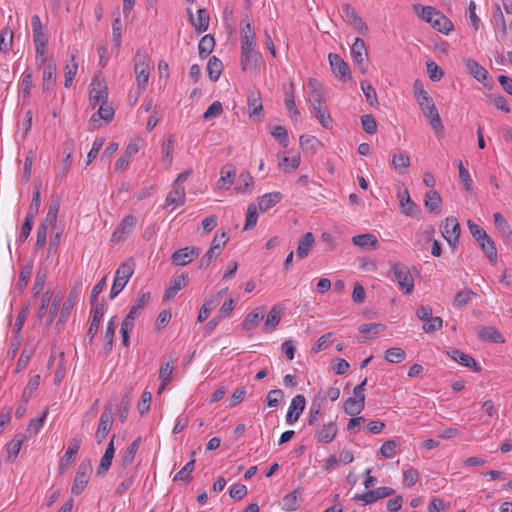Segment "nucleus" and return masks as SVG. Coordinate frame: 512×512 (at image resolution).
Instances as JSON below:
<instances>
[{"label": "nucleus", "instance_id": "nucleus-47", "mask_svg": "<svg viewBox=\"0 0 512 512\" xmlns=\"http://www.w3.org/2000/svg\"><path fill=\"white\" fill-rule=\"evenodd\" d=\"M479 246L481 247L482 251L485 253V255L491 260L494 261L497 259V249L495 246L494 241L489 235H486L484 239H481L480 241H477Z\"/></svg>", "mask_w": 512, "mask_h": 512}, {"label": "nucleus", "instance_id": "nucleus-5", "mask_svg": "<svg viewBox=\"0 0 512 512\" xmlns=\"http://www.w3.org/2000/svg\"><path fill=\"white\" fill-rule=\"evenodd\" d=\"M391 272L397 281L399 288L407 295L411 294L414 289V280L409 268L402 263H395Z\"/></svg>", "mask_w": 512, "mask_h": 512}, {"label": "nucleus", "instance_id": "nucleus-34", "mask_svg": "<svg viewBox=\"0 0 512 512\" xmlns=\"http://www.w3.org/2000/svg\"><path fill=\"white\" fill-rule=\"evenodd\" d=\"M478 337L483 341H488L497 344L505 343L504 336L494 327H482L478 332Z\"/></svg>", "mask_w": 512, "mask_h": 512}, {"label": "nucleus", "instance_id": "nucleus-7", "mask_svg": "<svg viewBox=\"0 0 512 512\" xmlns=\"http://www.w3.org/2000/svg\"><path fill=\"white\" fill-rule=\"evenodd\" d=\"M351 55L357 69L360 73L365 74L368 69V52L363 39L355 38L351 46Z\"/></svg>", "mask_w": 512, "mask_h": 512}, {"label": "nucleus", "instance_id": "nucleus-45", "mask_svg": "<svg viewBox=\"0 0 512 512\" xmlns=\"http://www.w3.org/2000/svg\"><path fill=\"white\" fill-rule=\"evenodd\" d=\"M40 188H41V183L40 182L35 183L32 201L30 203L28 212L26 214V216H28V217L35 218V216L38 214L40 204H41Z\"/></svg>", "mask_w": 512, "mask_h": 512}, {"label": "nucleus", "instance_id": "nucleus-38", "mask_svg": "<svg viewBox=\"0 0 512 512\" xmlns=\"http://www.w3.org/2000/svg\"><path fill=\"white\" fill-rule=\"evenodd\" d=\"M365 401L362 397H349L344 403V411L346 414L356 416L364 409Z\"/></svg>", "mask_w": 512, "mask_h": 512}, {"label": "nucleus", "instance_id": "nucleus-32", "mask_svg": "<svg viewBox=\"0 0 512 512\" xmlns=\"http://www.w3.org/2000/svg\"><path fill=\"white\" fill-rule=\"evenodd\" d=\"M186 194L183 186L172 184V189L165 199V205H183L185 202Z\"/></svg>", "mask_w": 512, "mask_h": 512}, {"label": "nucleus", "instance_id": "nucleus-52", "mask_svg": "<svg viewBox=\"0 0 512 512\" xmlns=\"http://www.w3.org/2000/svg\"><path fill=\"white\" fill-rule=\"evenodd\" d=\"M474 295L476 294L470 288H464L455 295L453 304L457 308L466 307Z\"/></svg>", "mask_w": 512, "mask_h": 512}, {"label": "nucleus", "instance_id": "nucleus-40", "mask_svg": "<svg viewBox=\"0 0 512 512\" xmlns=\"http://www.w3.org/2000/svg\"><path fill=\"white\" fill-rule=\"evenodd\" d=\"M432 27L443 34H448L453 30V23L441 12L430 22Z\"/></svg>", "mask_w": 512, "mask_h": 512}, {"label": "nucleus", "instance_id": "nucleus-12", "mask_svg": "<svg viewBox=\"0 0 512 512\" xmlns=\"http://www.w3.org/2000/svg\"><path fill=\"white\" fill-rule=\"evenodd\" d=\"M395 493V490L391 487H378L374 490H369L362 494H356L353 497L355 501H361L364 505H370L376 501L389 497Z\"/></svg>", "mask_w": 512, "mask_h": 512}, {"label": "nucleus", "instance_id": "nucleus-53", "mask_svg": "<svg viewBox=\"0 0 512 512\" xmlns=\"http://www.w3.org/2000/svg\"><path fill=\"white\" fill-rule=\"evenodd\" d=\"M271 135L278 141V143L286 148L289 145V136L287 129L282 125H277L271 128Z\"/></svg>", "mask_w": 512, "mask_h": 512}, {"label": "nucleus", "instance_id": "nucleus-46", "mask_svg": "<svg viewBox=\"0 0 512 512\" xmlns=\"http://www.w3.org/2000/svg\"><path fill=\"white\" fill-rule=\"evenodd\" d=\"M300 489H295L291 493L285 495L282 499V509L284 511H295L299 508L298 495Z\"/></svg>", "mask_w": 512, "mask_h": 512}, {"label": "nucleus", "instance_id": "nucleus-50", "mask_svg": "<svg viewBox=\"0 0 512 512\" xmlns=\"http://www.w3.org/2000/svg\"><path fill=\"white\" fill-rule=\"evenodd\" d=\"M392 166L394 169L403 172L410 166V157L406 152L394 153L392 156Z\"/></svg>", "mask_w": 512, "mask_h": 512}, {"label": "nucleus", "instance_id": "nucleus-25", "mask_svg": "<svg viewBox=\"0 0 512 512\" xmlns=\"http://www.w3.org/2000/svg\"><path fill=\"white\" fill-rule=\"evenodd\" d=\"M265 312V306L256 307L253 311L246 315L245 319L242 322V328L247 331L256 328L263 320Z\"/></svg>", "mask_w": 512, "mask_h": 512}, {"label": "nucleus", "instance_id": "nucleus-51", "mask_svg": "<svg viewBox=\"0 0 512 512\" xmlns=\"http://www.w3.org/2000/svg\"><path fill=\"white\" fill-rule=\"evenodd\" d=\"M32 86V72L25 71L22 75L20 84V92L23 95V103H27L29 101Z\"/></svg>", "mask_w": 512, "mask_h": 512}, {"label": "nucleus", "instance_id": "nucleus-4", "mask_svg": "<svg viewBox=\"0 0 512 512\" xmlns=\"http://www.w3.org/2000/svg\"><path fill=\"white\" fill-rule=\"evenodd\" d=\"M81 285V282L76 283V285L70 290L66 300L64 301L63 306L60 310L59 317L55 324V329L57 330V332H61L64 329L70 317L71 310L77 303L78 297L80 295Z\"/></svg>", "mask_w": 512, "mask_h": 512}, {"label": "nucleus", "instance_id": "nucleus-3", "mask_svg": "<svg viewBox=\"0 0 512 512\" xmlns=\"http://www.w3.org/2000/svg\"><path fill=\"white\" fill-rule=\"evenodd\" d=\"M309 103L311 113L317 117L321 126L325 129H332V118L328 107L323 102L320 91H314L311 94Z\"/></svg>", "mask_w": 512, "mask_h": 512}, {"label": "nucleus", "instance_id": "nucleus-8", "mask_svg": "<svg viewBox=\"0 0 512 512\" xmlns=\"http://www.w3.org/2000/svg\"><path fill=\"white\" fill-rule=\"evenodd\" d=\"M465 69L470 76H472L475 80L483 84L484 87H492L493 82L492 78L489 76L488 71L477 61H475L474 59H466Z\"/></svg>", "mask_w": 512, "mask_h": 512}, {"label": "nucleus", "instance_id": "nucleus-29", "mask_svg": "<svg viewBox=\"0 0 512 512\" xmlns=\"http://www.w3.org/2000/svg\"><path fill=\"white\" fill-rule=\"evenodd\" d=\"M28 440L27 439V436H24L23 434L21 433H18L14 436V438L7 443L6 447H7V461L9 462H14L15 459L17 458L20 450H21V447L23 445V443Z\"/></svg>", "mask_w": 512, "mask_h": 512}, {"label": "nucleus", "instance_id": "nucleus-57", "mask_svg": "<svg viewBox=\"0 0 512 512\" xmlns=\"http://www.w3.org/2000/svg\"><path fill=\"white\" fill-rule=\"evenodd\" d=\"M132 402V394L130 391L126 392L120 402L119 407V420L124 423L127 420L130 406Z\"/></svg>", "mask_w": 512, "mask_h": 512}, {"label": "nucleus", "instance_id": "nucleus-23", "mask_svg": "<svg viewBox=\"0 0 512 512\" xmlns=\"http://www.w3.org/2000/svg\"><path fill=\"white\" fill-rule=\"evenodd\" d=\"M56 85V63L49 60L43 70L42 89L44 92H53Z\"/></svg>", "mask_w": 512, "mask_h": 512}, {"label": "nucleus", "instance_id": "nucleus-55", "mask_svg": "<svg viewBox=\"0 0 512 512\" xmlns=\"http://www.w3.org/2000/svg\"><path fill=\"white\" fill-rule=\"evenodd\" d=\"M40 385V375L33 376L26 387L23 390L22 393V402L28 403L30 398L32 397L33 393L38 389Z\"/></svg>", "mask_w": 512, "mask_h": 512}, {"label": "nucleus", "instance_id": "nucleus-63", "mask_svg": "<svg viewBox=\"0 0 512 512\" xmlns=\"http://www.w3.org/2000/svg\"><path fill=\"white\" fill-rule=\"evenodd\" d=\"M284 103H285V107L288 110V113H289V115H290V117L292 119H296L297 117L300 116V112H299V110L297 109V107L295 105V99H294L293 91H291V92L286 91L285 92Z\"/></svg>", "mask_w": 512, "mask_h": 512}, {"label": "nucleus", "instance_id": "nucleus-22", "mask_svg": "<svg viewBox=\"0 0 512 512\" xmlns=\"http://www.w3.org/2000/svg\"><path fill=\"white\" fill-rule=\"evenodd\" d=\"M285 309L286 308L281 304H276L271 308L263 325V331L265 333H270L276 329L285 312Z\"/></svg>", "mask_w": 512, "mask_h": 512}, {"label": "nucleus", "instance_id": "nucleus-33", "mask_svg": "<svg viewBox=\"0 0 512 512\" xmlns=\"http://www.w3.org/2000/svg\"><path fill=\"white\" fill-rule=\"evenodd\" d=\"M236 177V167L233 164H226L220 171L218 180L219 188L228 189L234 182Z\"/></svg>", "mask_w": 512, "mask_h": 512}, {"label": "nucleus", "instance_id": "nucleus-15", "mask_svg": "<svg viewBox=\"0 0 512 512\" xmlns=\"http://www.w3.org/2000/svg\"><path fill=\"white\" fill-rule=\"evenodd\" d=\"M200 252L198 247L187 246L175 251L171 256V261L176 266H185L196 259Z\"/></svg>", "mask_w": 512, "mask_h": 512}, {"label": "nucleus", "instance_id": "nucleus-14", "mask_svg": "<svg viewBox=\"0 0 512 512\" xmlns=\"http://www.w3.org/2000/svg\"><path fill=\"white\" fill-rule=\"evenodd\" d=\"M137 224V218L134 215L125 216L120 224L114 230L111 242L119 243L126 239V237L132 232Z\"/></svg>", "mask_w": 512, "mask_h": 512}, {"label": "nucleus", "instance_id": "nucleus-11", "mask_svg": "<svg viewBox=\"0 0 512 512\" xmlns=\"http://www.w3.org/2000/svg\"><path fill=\"white\" fill-rule=\"evenodd\" d=\"M328 61L335 77L343 82H346L352 78L348 64L339 54L330 53L328 55Z\"/></svg>", "mask_w": 512, "mask_h": 512}, {"label": "nucleus", "instance_id": "nucleus-60", "mask_svg": "<svg viewBox=\"0 0 512 512\" xmlns=\"http://www.w3.org/2000/svg\"><path fill=\"white\" fill-rule=\"evenodd\" d=\"M13 44V32L9 28H4L0 34V51L8 52Z\"/></svg>", "mask_w": 512, "mask_h": 512}, {"label": "nucleus", "instance_id": "nucleus-59", "mask_svg": "<svg viewBox=\"0 0 512 512\" xmlns=\"http://www.w3.org/2000/svg\"><path fill=\"white\" fill-rule=\"evenodd\" d=\"M458 170H459V179L464 185V189L468 192L472 190V179L470 177L469 171L464 167L462 160L458 159L455 161Z\"/></svg>", "mask_w": 512, "mask_h": 512}, {"label": "nucleus", "instance_id": "nucleus-18", "mask_svg": "<svg viewBox=\"0 0 512 512\" xmlns=\"http://www.w3.org/2000/svg\"><path fill=\"white\" fill-rule=\"evenodd\" d=\"M261 60V54L255 50V46L241 47L240 64L242 71L256 68Z\"/></svg>", "mask_w": 512, "mask_h": 512}, {"label": "nucleus", "instance_id": "nucleus-44", "mask_svg": "<svg viewBox=\"0 0 512 512\" xmlns=\"http://www.w3.org/2000/svg\"><path fill=\"white\" fill-rule=\"evenodd\" d=\"M223 64L219 58L212 56L207 64L208 76L212 82H216L222 73Z\"/></svg>", "mask_w": 512, "mask_h": 512}, {"label": "nucleus", "instance_id": "nucleus-1", "mask_svg": "<svg viewBox=\"0 0 512 512\" xmlns=\"http://www.w3.org/2000/svg\"><path fill=\"white\" fill-rule=\"evenodd\" d=\"M133 61L138 93H142L146 89L150 75L149 57L144 50L139 49Z\"/></svg>", "mask_w": 512, "mask_h": 512}, {"label": "nucleus", "instance_id": "nucleus-42", "mask_svg": "<svg viewBox=\"0 0 512 512\" xmlns=\"http://www.w3.org/2000/svg\"><path fill=\"white\" fill-rule=\"evenodd\" d=\"M47 414L48 408L44 410L43 414L39 418H33L30 420L26 432L23 434L24 436H27V439L38 434L39 430L44 425Z\"/></svg>", "mask_w": 512, "mask_h": 512}, {"label": "nucleus", "instance_id": "nucleus-54", "mask_svg": "<svg viewBox=\"0 0 512 512\" xmlns=\"http://www.w3.org/2000/svg\"><path fill=\"white\" fill-rule=\"evenodd\" d=\"M78 70V64L76 62V56L71 55V62L65 66V82L64 86L69 88L72 85L74 77Z\"/></svg>", "mask_w": 512, "mask_h": 512}, {"label": "nucleus", "instance_id": "nucleus-20", "mask_svg": "<svg viewBox=\"0 0 512 512\" xmlns=\"http://www.w3.org/2000/svg\"><path fill=\"white\" fill-rule=\"evenodd\" d=\"M306 399L303 395L298 394L293 397L291 404L289 406L288 412L286 414V422L289 425H292L300 418L302 412L305 409Z\"/></svg>", "mask_w": 512, "mask_h": 512}, {"label": "nucleus", "instance_id": "nucleus-36", "mask_svg": "<svg viewBox=\"0 0 512 512\" xmlns=\"http://www.w3.org/2000/svg\"><path fill=\"white\" fill-rule=\"evenodd\" d=\"M441 202L440 194L437 191L431 190L426 193L424 205L430 213L440 214Z\"/></svg>", "mask_w": 512, "mask_h": 512}, {"label": "nucleus", "instance_id": "nucleus-43", "mask_svg": "<svg viewBox=\"0 0 512 512\" xmlns=\"http://www.w3.org/2000/svg\"><path fill=\"white\" fill-rule=\"evenodd\" d=\"M220 255V244L211 243L209 250L201 258L199 262V269L205 270L209 267L211 262Z\"/></svg>", "mask_w": 512, "mask_h": 512}, {"label": "nucleus", "instance_id": "nucleus-61", "mask_svg": "<svg viewBox=\"0 0 512 512\" xmlns=\"http://www.w3.org/2000/svg\"><path fill=\"white\" fill-rule=\"evenodd\" d=\"M361 89L365 95L366 101L371 106H377L378 105V98L377 93L373 86L370 83H367L366 81L361 82Z\"/></svg>", "mask_w": 512, "mask_h": 512}, {"label": "nucleus", "instance_id": "nucleus-37", "mask_svg": "<svg viewBox=\"0 0 512 512\" xmlns=\"http://www.w3.org/2000/svg\"><path fill=\"white\" fill-rule=\"evenodd\" d=\"M195 454V451L191 453L192 459L189 462H187L182 467V469L174 475L173 481H183L185 484H187L192 480L193 477L191 473L193 472L195 467Z\"/></svg>", "mask_w": 512, "mask_h": 512}, {"label": "nucleus", "instance_id": "nucleus-16", "mask_svg": "<svg viewBox=\"0 0 512 512\" xmlns=\"http://www.w3.org/2000/svg\"><path fill=\"white\" fill-rule=\"evenodd\" d=\"M249 118L253 121H260L263 114V104L259 90H249L247 95Z\"/></svg>", "mask_w": 512, "mask_h": 512}, {"label": "nucleus", "instance_id": "nucleus-17", "mask_svg": "<svg viewBox=\"0 0 512 512\" xmlns=\"http://www.w3.org/2000/svg\"><path fill=\"white\" fill-rule=\"evenodd\" d=\"M113 424V412L111 407H105L97 427V431L95 433V440L97 443H102L103 440L107 437L111 427Z\"/></svg>", "mask_w": 512, "mask_h": 512}, {"label": "nucleus", "instance_id": "nucleus-31", "mask_svg": "<svg viewBox=\"0 0 512 512\" xmlns=\"http://www.w3.org/2000/svg\"><path fill=\"white\" fill-rule=\"evenodd\" d=\"M315 243V238L313 233L307 232L305 233L298 242L296 255L299 259H304L308 256L309 252L313 248Z\"/></svg>", "mask_w": 512, "mask_h": 512}, {"label": "nucleus", "instance_id": "nucleus-39", "mask_svg": "<svg viewBox=\"0 0 512 512\" xmlns=\"http://www.w3.org/2000/svg\"><path fill=\"white\" fill-rule=\"evenodd\" d=\"M494 225L503 238H510L512 236V228L505 217L497 212L493 215Z\"/></svg>", "mask_w": 512, "mask_h": 512}, {"label": "nucleus", "instance_id": "nucleus-13", "mask_svg": "<svg viewBox=\"0 0 512 512\" xmlns=\"http://www.w3.org/2000/svg\"><path fill=\"white\" fill-rule=\"evenodd\" d=\"M82 439L80 437H74L64 453V455L60 459L58 472L63 474L70 465L75 461L76 455L80 449Z\"/></svg>", "mask_w": 512, "mask_h": 512}, {"label": "nucleus", "instance_id": "nucleus-28", "mask_svg": "<svg viewBox=\"0 0 512 512\" xmlns=\"http://www.w3.org/2000/svg\"><path fill=\"white\" fill-rule=\"evenodd\" d=\"M352 243L355 246L364 248V249H372L376 250L379 247V241L374 234L366 233L359 234L352 237Z\"/></svg>", "mask_w": 512, "mask_h": 512}, {"label": "nucleus", "instance_id": "nucleus-56", "mask_svg": "<svg viewBox=\"0 0 512 512\" xmlns=\"http://www.w3.org/2000/svg\"><path fill=\"white\" fill-rule=\"evenodd\" d=\"M385 360L390 363H400L406 358V352L399 347H392L385 351Z\"/></svg>", "mask_w": 512, "mask_h": 512}, {"label": "nucleus", "instance_id": "nucleus-48", "mask_svg": "<svg viewBox=\"0 0 512 512\" xmlns=\"http://www.w3.org/2000/svg\"><path fill=\"white\" fill-rule=\"evenodd\" d=\"M97 117L99 119H102V120L106 121V122H111L113 120V117H114V109L112 108V106L108 102L102 103L99 106L97 114L92 115L90 121L91 122L97 121Z\"/></svg>", "mask_w": 512, "mask_h": 512}, {"label": "nucleus", "instance_id": "nucleus-2", "mask_svg": "<svg viewBox=\"0 0 512 512\" xmlns=\"http://www.w3.org/2000/svg\"><path fill=\"white\" fill-rule=\"evenodd\" d=\"M134 267L135 262L133 259H128L119 265L110 290V299H114L125 288L134 273Z\"/></svg>", "mask_w": 512, "mask_h": 512}, {"label": "nucleus", "instance_id": "nucleus-21", "mask_svg": "<svg viewBox=\"0 0 512 512\" xmlns=\"http://www.w3.org/2000/svg\"><path fill=\"white\" fill-rule=\"evenodd\" d=\"M447 355L456 361L458 364L472 369L474 372H480L481 367L479 364L468 354L462 352L459 349L452 348L447 351Z\"/></svg>", "mask_w": 512, "mask_h": 512}, {"label": "nucleus", "instance_id": "nucleus-64", "mask_svg": "<svg viewBox=\"0 0 512 512\" xmlns=\"http://www.w3.org/2000/svg\"><path fill=\"white\" fill-rule=\"evenodd\" d=\"M31 274H32V265L28 264V265H25L24 267H22L20 273H19V279H18V282H17V289L22 292L28 282H29V279L31 277Z\"/></svg>", "mask_w": 512, "mask_h": 512}, {"label": "nucleus", "instance_id": "nucleus-41", "mask_svg": "<svg viewBox=\"0 0 512 512\" xmlns=\"http://www.w3.org/2000/svg\"><path fill=\"white\" fill-rule=\"evenodd\" d=\"M174 136L170 135L166 142L162 144V162L166 168H169L172 164L173 160V150H174Z\"/></svg>", "mask_w": 512, "mask_h": 512}, {"label": "nucleus", "instance_id": "nucleus-49", "mask_svg": "<svg viewBox=\"0 0 512 512\" xmlns=\"http://www.w3.org/2000/svg\"><path fill=\"white\" fill-rule=\"evenodd\" d=\"M214 46V37L210 34L205 35L204 37H202L198 44L199 56L201 58L208 57L210 53L213 51Z\"/></svg>", "mask_w": 512, "mask_h": 512}, {"label": "nucleus", "instance_id": "nucleus-9", "mask_svg": "<svg viewBox=\"0 0 512 512\" xmlns=\"http://www.w3.org/2000/svg\"><path fill=\"white\" fill-rule=\"evenodd\" d=\"M90 93H89V101L90 105L95 108L98 104H102L107 102L108 99V91L105 82L99 78V76H95L92 79L90 84Z\"/></svg>", "mask_w": 512, "mask_h": 512}, {"label": "nucleus", "instance_id": "nucleus-6", "mask_svg": "<svg viewBox=\"0 0 512 512\" xmlns=\"http://www.w3.org/2000/svg\"><path fill=\"white\" fill-rule=\"evenodd\" d=\"M92 473V464L90 460H83L78 468L73 481L71 492L74 495H80L87 486Z\"/></svg>", "mask_w": 512, "mask_h": 512}, {"label": "nucleus", "instance_id": "nucleus-30", "mask_svg": "<svg viewBox=\"0 0 512 512\" xmlns=\"http://www.w3.org/2000/svg\"><path fill=\"white\" fill-rule=\"evenodd\" d=\"M282 199V194L280 192H270L262 195L257 199V208L261 212H266L277 203H279Z\"/></svg>", "mask_w": 512, "mask_h": 512}, {"label": "nucleus", "instance_id": "nucleus-35", "mask_svg": "<svg viewBox=\"0 0 512 512\" xmlns=\"http://www.w3.org/2000/svg\"><path fill=\"white\" fill-rule=\"evenodd\" d=\"M174 359H170L169 361H163L159 370V380L161 381V386L158 390V393H161L162 390L168 385L172 380V373L174 369Z\"/></svg>", "mask_w": 512, "mask_h": 512}, {"label": "nucleus", "instance_id": "nucleus-26", "mask_svg": "<svg viewBox=\"0 0 512 512\" xmlns=\"http://www.w3.org/2000/svg\"><path fill=\"white\" fill-rule=\"evenodd\" d=\"M398 197L401 213L410 217L416 216L419 212V207L411 200L408 190L404 189L403 192H398Z\"/></svg>", "mask_w": 512, "mask_h": 512}, {"label": "nucleus", "instance_id": "nucleus-10", "mask_svg": "<svg viewBox=\"0 0 512 512\" xmlns=\"http://www.w3.org/2000/svg\"><path fill=\"white\" fill-rule=\"evenodd\" d=\"M441 232L448 244L455 248L459 242L461 232L457 218L453 216L447 217L444 224L441 225Z\"/></svg>", "mask_w": 512, "mask_h": 512}, {"label": "nucleus", "instance_id": "nucleus-62", "mask_svg": "<svg viewBox=\"0 0 512 512\" xmlns=\"http://www.w3.org/2000/svg\"><path fill=\"white\" fill-rule=\"evenodd\" d=\"M361 125L364 132L373 135L377 131V123L373 115L365 114L361 116Z\"/></svg>", "mask_w": 512, "mask_h": 512}, {"label": "nucleus", "instance_id": "nucleus-27", "mask_svg": "<svg viewBox=\"0 0 512 512\" xmlns=\"http://www.w3.org/2000/svg\"><path fill=\"white\" fill-rule=\"evenodd\" d=\"M190 21L197 33H204L209 27L210 16L207 9L202 8L197 11V17L190 14Z\"/></svg>", "mask_w": 512, "mask_h": 512}, {"label": "nucleus", "instance_id": "nucleus-19", "mask_svg": "<svg viewBox=\"0 0 512 512\" xmlns=\"http://www.w3.org/2000/svg\"><path fill=\"white\" fill-rule=\"evenodd\" d=\"M338 427L334 421L328 422L315 429L314 437L319 443H331L337 436Z\"/></svg>", "mask_w": 512, "mask_h": 512}, {"label": "nucleus", "instance_id": "nucleus-58", "mask_svg": "<svg viewBox=\"0 0 512 512\" xmlns=\"http://www.w3.org/2000/svg\"><path fill=\"white\" fill-rule=\"evenodd\" d=\"M47 275H48V272H47L46 268L38 269V271L36 273V278H35V282L33 285V289H32L34 295H39V294L42 295V293H44L43 290H44L45 282L47 279Z\"/></svg>", "mask_w": 512, "mask_h": 512}, {"label": "nucleus", "instance_id": "nucleus-24", "mask_svg": "<svg viewBox=\"0 0 512 512\" xmlns=\"http://www.w3.org/2000/svg\"><path fill=\"white\" fill-rule=\"evenodd\" d=\"M188 281V275L184 273L173 277L164 292V300H172L177 295L178 291L188 284Z\"/></svg>", "mask_w": 512, "mask_h": 512}]
</instances>
